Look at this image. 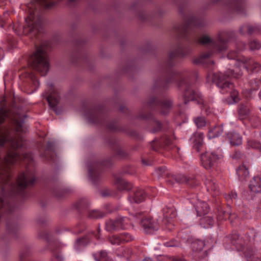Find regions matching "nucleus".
Wrapping results in <instances>:
<instances>
[{
	"label": "nucleus",
	"mask_w": 261,
	"mask_h": 261,
	"mask_svg": "<svg viewBox=\"0 0 261 261\" xmlns=\"http://www.w3.org/2000/svg\"><path fill=\"white\" fill-rule=\"evenodd\" d=\"M236 66L234 69L229 71V74L227 75L222 73H214L212 75V79L213 82H216L217 86L221 88H224L230 85L226 81V77L230 76L238 78L242 75V72L238 66H242L247 70L253 71L254 70H258L260 69V65L250 59L245 58L244 57H240L236 60Z\"/></svg>",
	"instance_id": "1"
},
{
	"label": "nucleus",
	"mask_w": 261,
	"mask_h": 261,
	"mask_svg": "<svg viewBox=\"0 0 261 261\" xmlns=\"http://www.w3.org/2000/svg\"><path fill=\"white\" fill-rule=\"evenodd\" d=\"M47 43H43L36 47L34 53V69L45 74L49 70V64L47 54Z\"/></svg>",
	"instance_id": "2"
},
{
	"label": "nucleus",
	"mask_w": 261,
	"mask_h": 261,
	"mask_svg": "<svg viewBox=\"0 0 261 261\" xmlns=\"http://www.w3.org/2000/svg\"><path fill=\"white\" fill-rule=\"evenodd\" d=\"M21 7L27 14L23 27L21 28L18 24H14L12 29L18 36L23 35L31 38L33 33V1H31L29 3L21 5Z\"/></svg>",
	"instance_id": "3"
},
{
	"label": "nucleus",
	"mask_w": 261,
	"mask_h": 261,
	"mask_svg": "<svg viewBox=\"0 0 261 261\" xmlns=\"http://www.w3.org/2000/svg\"><path fill=\"white\" fill-rule=\"evenodd\" d=\"M33 184V177L27 172L18 174L16 181L11 185V193L15 195L23 196L27 187Z\"/></svg>",
	"instance_id": "4"
},
{
	"label": "nucleus",
	"mask_w": 261,
	"mask_h": 261,
	"mask_svg": "<svg viewBox=\"0 0 261 261\" xmlns=\"http://www.w3.org/2000/svg\"><path fill=\"white\" fill-rule=\"evenodd\" d=\"M129 221L126 217H119L115 220H109L106 222V227L108 231H115L126 228Z\"/></svg>",
	"instance_id": "5"
},
{
	"label": "nucleus",
	"mask_w": 261,
	"mask_h": 261,
	"mask_svg": "<svg viewBox=\"0 0 261 261\" xmlns=\"http://www.w3.org/2000/svg\"><path fill=\"white\" fill-rule=\"evenodd\" d=\"M221 155L216 154L214 152L206 151L201 155L202 165L206 169H210L214 167Z\"/></svg>",
	"instance_id": "6"
},
{
	"label": "nucleus",
	"mask_w": 261,
	"mask_h": 261,
	"mask_svg": "<svg viewBox=\"0 0 261 261\" xmlns=\"http://www.w3.org/2000/svg\"><path fill=\"white\" fill-rule=\"evenodd\" d=\"M46 99L52 108H55L59 102L60 96L56 89L54 87H51L46 93Z\"/></svg>",
	"instance_id": "7"
},
{
	"label": "nucleus",
	"mask_w": 261,
	"mask_h": 261,
	"mask_svg": "<svg viewBox=\"0 0 261 261\" xmlns=\"http://www.w3.org/2000/svg\"><path fill=\"white\" fill-rule=\"evenodd\" d=\"M141 225L146 231L156 230L159 228L158 221L150 217L143 218L141 221Z\"/></svg>",
	"instance_id": "8"
},
{
	"label": "nucleus",
	"mask_w": 261,
	"mask_h": 261,
	"mask_svg": "<svg viewBox=\"0 0 261 261\" xmlns=\"http://www.w3.org/2000/svg\"><path fill=\"white\" fill-rule=\"evenodd\" d=\"M164 212L165 217L164 223L167 225V228L170 230L173 228V225L171 222L168 220V218H173L175 217L176 216V210L173 207H167L164 210Z\"/></svg>",
	"instance_id": "9"
},
{
	"label": "nucleus",
	"mask_w": 261,
	"mask_h": 261,
	"mask_svg": "<svg viewBox=\"0 0 261 261\" xmlns=\"http://www.w3.org/2000/svg\"><path fill=\"white\" fill-rule=\"evenodd\" d=\"M33 54H31L28 61V67L20 75V78L33 81Z\"/></svg>",
	"instance_id": "10"
},
{
	"label": "nucleus",
	"mask_w": 261,
	"mask_h": 261,
	"mask_svg": "<svg viewBox=\"0 0 261 261\" xmlns=\"http://www.w3.org/2000/svg\"><path fill=\"white\" fill-rule=\"evenodd\" d=\"M145 194L142 189H137L129 196V200L132 202L139 203L144 200Z\"/></svg>",
	"instance_id": "11"
},
{
	"label": "nucleus",
	"mask_w": 261,
	"mask_h": 261,
	"mask_svg": "<svg viewBox=\"0 0 261 261\" xmlns=\"http://www.w3.org/2000/svg\"><path fill=\"white\" fill-rule=\"evenodd\" d=\"M249 188L252 192H261V177L256 176L254 177L250 181Z\"/></svg>",
	"instance_id": "12"
},
{
	"label": "nucleus",
	"mask_w": 261,
	"mask_h": 261,
	"mask_svg": "<svg viewBox=\"0 0 261 261\" xmlns=\"http://www.w3.org/2000/svg\"><path fill=\"white\" fill-rule=\"evenodd\" d=\"M209 207L207 204L204 202H199L196 205V211L197 215L201 216L207 214L208 212Z\"/></svg>",
	"instance_id": "13"
},
{
	"label": "nucleus",
	"mask_w": 261,
	"mask_h": 261,
	"mask_svg": "<svg viewBox=\"0 0 261 261\" xmlns=\"http://www.w3.org/2000/svg\"><path fill=\"white\" fill-rule=\"evenodd\" d=\"M227 136L232 145H239L242 143V137L239 134L232 133L228 134Z\"/></svg>",
	"instance_id": "14"
},
{
	"label": "nucleus",
	"mask_w": 261,
	"mask_h": 261,
	"mask_svg": "<svg viewBox=\"0 0 261 261\" xmlns=\"http://www.w3.org/2000/svg\"><path fill=\"white\" fill-rule=\"evenodd\" d=\"M170 178L171 179H168L167 182L171 183V184H172V180L176 181L179 183H185L189 181V180L186 176L181 174L171 175Z\"/></svg>",
	"instance_id": "15"
},
{
	"label": "nucleus",
	"mask_w": 261,
	"mask_h": 261,
	"mask_svg": "<svg viewBox=\"0 0 261 261\" xmlns=\"http://www.w3.org/2000/svg\"><path fill=\"white\" fill-rule=\"evenodd\" d=\"M238 175L241 180L244 179L249 175L248 168L244 165L240 166L237 170Z\"/></svg>",
	"instance_id": "16"
},
{
	"label": "nucleus",
	"mask_w": 261,
	"mask_h": 261,
	"mask_svg": "<svg viewBox=\"0 0 261 261\" xmlns=\"http://www.w3.org/2000/svg\"><path fill=\"white\" fill-rule=\"evenodd\" d=\"M256 31V28L250 25H245L242 26L240 29V32L242 34H245L246 33H248V34H252Z\"/></svg>",
	"instance_id": "17"
},
{
	"label": "nucleus",
	"mask_w": 261,
	"mask_h": 261,
	"mask_svg": "<svg viewBox=\"0 0 261 261\" xmlns=\"http://www.w3.org/2000/svg\"><path fill=\"white\" fill-rule=\"evenodd\" d=\"M95 259L97 261H112L109 257L107 253L105 251H100L95 255Z\"/></svg>",
	"instance_id": "18"
},
{
	"label": "nucleus",
	"mask_w": 261,
	"mask_h": 261,
	"mask_svg": "<svg viewBox=\"0 0 261 261\" xmlns=\"http://www.w3.org/2000/svg\"><path fill=\"white\" fill-rule=\"evenodd\" d=\"M222 132V129L221 126H216L210 130L208 136L210 138L215 137L220 135Z\"/></svg>",
	"instance_id": "19"
},
{
	"label": "nucleus",
	"mask_w": 261,
	"mask_h": 261,
	"mask_svg": "<svg viewBox=\"0 0 261 261\" xmlns=\"http://www.w3.org/2000/svg\"><path fill=\"white\" fill-rule=\"evenodd\" d=\"M204 246V244L202 241H195L192 244V247L194 251H201Z\"/></svg>",
	"instance_id": "20"
},
{
	"label": "nucleus",
	"mask_w": 261,
	"mask_h": 261,
	"mask_svg": "<svg viewBox=\"0 0 261 261\" xmlns=\"http://www.w3.org/2000/svg\"><path fill=\"white\" fill-rule=\"evenodd\" d=\"M109 242L112 245H119L122 243L121 235H113L109 238Z\"/></svg>",
	"instance_id": "21"
},
{
	"label": "nucleus",
	"mask_w": 261,
	"mask_h": 261,
	"mask_svg": "<svg viewBox=\"0 0 261 261\" xmlns=\"http://www.w3.org/2000/svg\"><path fill=\"white\" fill-rule=\"evenodd\" d=\"M198 42L201 44L205 45L211 43L212 40L210 36L205 35L199 37Z\"/></svg>",
	"instance_id": "22"
},
{
	"label": "nucleus",
	"mask_w": 261,
	"mask_h": 261,
	"mask_svg": "<svg viewBox=\"0 0 261 261\" xmlns=\"http://www.w3.org/2000/svg\"><path fill=\"white\" fill-rule=\"evenodd\" d=\"M205 185L208 190L216 191L217 189V186L215 182L211 179H207L205 182Z\"/></svg>",
	"instance_id": "23"
},
{
	"label": "nucleus",
	"mask_w": 261,
	"mask_h": 261,
	"mask_svg": "<svg viewBox=\"0 0 261 261\" xmlns=\"http://www.w3.org/2000/svg\"><path fill=\"white\" fill-rule=\"evenodd\" d=\"M194 121L196 126L199 128L202 127L206 124L205 120L203 117H197L195 119Z\"/></svg>",
	"instance_id": "24"
},
{
	"label": "nucleus",
	"mask_w": 261,
	"mask_h": 261,
	"mask_svg": "<svg viewBox=\"0 0 261 261\" xmlns=\"http://www.w3.org/2000/svg\"><path fill=\"white\" fill-rule=\"evenodd\" d=\"M194 142L198 146L201 145L202 143L203 135L202 133H197L194 137Z\"/></svg>",
	"instance_id": "25"
},
{
	"label": "nucleus",
	"mask_w": 261,
	"mask_h": 261,
	"mask_svg": "<svg viewBox=\"0 0 261 261\" xmlns=\"http://www.w3.org/2000/svg\"><path fill=\"white\" fill-rule=\"evenodd\" d=\"M120 235L122 243L127 242L134 239L133 237L128 233H122Z\"/></svg>",
	"instance_id": "26"
},
{
	"label": "nucleus",
	"mask_w": 261,
	"mask_h": 261,
	"mask_svg": "<svg viewBox=\"0 0 261 261\" xmlns=\"http://www.w3.org/2000/svg\"><path fill=\"white\" fill-rule=\"evenodd\" d=\"M248 145L249 147L252 148H261V144L257 141L250 140L248 141Z\"/></svg>",
	"instance_id": "27"
},
{
	"label": "nucleus",
	"mask_w": 261,
	"mask_h": 261,
	"mask_svg": "<svg viewBox=\"0 0 261 261\" xmlns=\"http://www.w3.org/2000/svg\"><path fill=\"white\" fill-rule=\"evenodd\" d=\"M44 25L42 21H39L34 24V30H35L38 33H41L43 29Z\"/></svg>",
	"instance_id": "28"
},
{
	"label": "nucleus",
	"mask_w": 261,
	"mask_h": 261,
	"mask_svg": "<svg viewBox=\"0 0 261 261\" xmlns=\"http://www.w3.org/2000/svg\"><path fill=\"white\" fill-rule=\"evenodd\" d=\"M249 47L251 50L258 49L260 48L261 44L259 42L255 40H253L250 42Z\"/></svg>",
	"instance_id": "29"
},
{
	"label": "nucleus",
	"mask_w": 261,
	"mask_h": 261,
	"mask_svg": "<svg viewBox=\"0 0 261 261\" xmlns=\"http://www.w3.org/2000/svg\"><path fill=\"white\" fill-rule=\"evenodd\" d=\"M249 110L247 108V107L244 106H242L240 107L239 110V113L241 116H245L249 114Z\"/></svg>",
	"instance_id": "30"
},
{
	"label": "nucleus",
	"mask_w": 261,
	"mask_h": 261,
	"mask_svg": "<svg viewBox=\"0 0 261 261\" xmlns=\"http://www.w3.org/2000/svg\"><path fill=\"white\" fill-rule=\"evenodd\" d=\"M7 43L9 45V48L11 49L13 47H14L16 45V41L15 39L13 38V37L11 36L8 37V38L7 39Z\"/></svg>",
	"instance_id": "31"
},
{
	"label": "nucleus",
	"mask_w": 261,
	"mask_h": 261,
	"mask_svg": "<svg viewBox=\"0 0 261 261\" xmlns=\"http://www.w3.org/2000/svg\"><path fill=\"white\" fill-rule=\"evenodd\" d=\"M172 103L171 102H168L163 104L162 106V113L164 114L166 113L167 112V110L170 109Z\"/></svg>",
	"instance_id": "32"
},
{
	"label": "nucleus",
	"mask_w": 261,
	"mask_h": 261,
	"mask_svg": "<svg viewBox=\"0 0 261 261\" xmlns=\"http://www.w3.org/2000/svg\"><path fill=\"white\" fill-rule=\"evenodd\" d=\"M238 93L237 91H233V93L231 94V97L233 101V102H237L239 100V98L238 97Z\"/></svg>",
	"instance_id": "33"
},
{
	"label": "nucleus",
	"mask_w": 261,
	"mask_h": 261,
	"mask_svg": "<svg viewBox=\"0 0 261 261\" xmlns=\"http://www.w3.org/2000/svg\"><path fill=\"white\" fill-rule=\"evenodd\" d=\"M165 171V169L163 167L158 168L156 170L155 172L158 176L162 175Z\"/></svg>",
	"instance_id": "34"
},
{
	"label": "nucleus",
	"mask_w": 261,
	"mask_h": 261,
	"mask_svg": "<svg viewBox=\"0 0 261 261\" xmlns=\"http://www.w3.org/2000/svg\"><path fill=\"white\" fill-rule=\"evenodd\" d=\"M14 13V11L13 10H10V11H7L4 13V19H8V16H10L12 14H13Z\"/></svg>",
	"instance_id": "35"
},
{
	"label": "nucleus",
	"mask_w": 261,
	"mask_h": 261,
	"mask_svg": "<svg viewBox=\"0 0 261 261\" xmlns=\"http://www.w3.org/2000/svg\"><path fill=\"white\" fill-rule=\"evenodd\" d=\"M211 55H212L211 52H207V53L202 54L201 55V57L202 59H206V58H208L210 57Z\"/></svg>",
	"instance_id": "36"
},
{
	"label": "nucleus",
	"mask_w": 261,
	"mask_h": 261,
	"mask_svg": "<svg viewBox=\"0 0 261 261\" xmlns=\"http://www.w3.org/2000/svg\"><path fill=\"white\" fill-rule=\"evenodd\" d=\"M191 93V92L190 91H187L185 94V98H188L189 99V100H193L194 99V96L193 95H191L190 96H189V94H190V93Z\"/></svg>",
	"instance_id": "37"
},
{
	"label": "nucleus",
	"mask_w": 261,
	"mask_h": 261,
	"mask_svg": "<svg viewBox=\"0 0 261 261\" xmlns=\"http://www.w3.org/2000/svg\"><path fill=\"white\" fill-rule=\"evenodd\" d=\"M7 0H0V7H2L6 5Z\"/></svg>",
	"instance_id": "38"
},
{
	"label": "nucleus",
	"mask_w": 261,
	"mask_h": 261,
	"mask_svg": "<svg viewBox=\"0 0 261 261\" xmlns=\"http://www.w3.org/2000/svg\"><path fill=\"white\" fill-rule=\"evenodd\" d=\"M33 83H34V86H37V87H38L39 85V81H38L37 79H36L34 76V81H33Z\"/></svg>",
	"instance_id": "39"
},
{
	"label": "nucleus",
	"mask_w": 261,
	"mask_h": 261,
	"mask_svg": "<svg viewBox=\"0 0 261 261\" xmlns=\"http://www.w3.org/2000/svg\"><path fill=\"white\" fill-rule=\"evenodd\" d=\"M96 213H97V212H93V214H91V217H92L93 218H98V217L102 216V215L98 216L96 214Z\"/></svg>",
	"instance_id": "40"
},
{
	"label": "nucleus",
	"mask_w": 261,
	"mask_h": 261,
	"mask_svg": "<svg viewBox=\"0 0 261 261\" xmlns=\"http://www.w3.org/2000/svg\"><path fill=\"white\" fill-rule=\"evenodd\" d=\"M26 254H27L26 253H25V254H23V253H21L20 254V258L21 260H22L24 259Z\"/></svg>",
	"instance_id": "41"
},
{
	"label": "nucleus",
	"mask_w": 261,
	"mask_h": 261,
	"mask_svg": "<svg viewBox=\"0 0 261 261\" xmlns=\"http://www.w3.org/2000/svg\"><path fill=\"white\" fill-rule=\"evenodd\" d=\"M23 158L24 160H27L29 158V154L28 153H24L23 154Z\"/></svg>",
	"instance_id": "42"
},
{
	"label": "nucleus",
	"mask_w": 261,
	"mask_h": 261,
	"mask_svg": "<svg viewBox=\"0 0 261 261\" xmlns=\"http://www.w3.org/2000/svg\"><path fill=\"white\" fill-rule=\"evenodd\" d=\"M228 57L229 58L233 59V58H234L236 57V55L233 56V55H232V53H229L228 55Z\"/></svg>",
	"instance_id": "43"
},
{
	"label": "nucleus",
	"mask_w": 261,
	"mask_h": 261,
	"mask_svg": "<svg viewBox=\"0 0 261 261\" xmlns=\"http://www.w3.org/2000/svg\"><path fill=\"white\" fill-rule=\"evenodd\" d=\"M3 50L1 48H0V59H2L3 57Z\"/></svg>",
	"instance_id": "44"
},
{
	"label": "nucleus",
	"mask_w": 261,
	"mask_h": 261,
	"mask_svg": "<svg viewBox=\"0 0 261 261\" xmlns=\"http://www.w3.org/2000/svg\"><path fill=\"white\" fill-rule=\"evenodd\" d=\"M208 220H209V221H208V224H209L210 225H213V222H214L213 220V219H208Z\"/></svg>",
	"instance_id": "45"
},
{
	"label": "nucleus",
	"mask_w": 261,
	"mask_h": 261,
	"mask_svg": "<svg viewBox=\"0 0 261 261\" xmlns=\"http://www.w3.org/2000/svg\"><path fill=\"white\" fill-rule=\"evenodd\" d=\"M156 124L158 125V128H157L156 129L154 130V131H157L161 127V124H160V122H156Z\"/></svg>",
	"instance_id": "46"
},
{
	"label": "nucleus",
	"mask_w": 261,
	"mask_h": 261,
	"mask_svg": "<svg viewBox=\"0 0 261 261\" xmlns=\"http://www.w3.org/2000/svg\"><path fill=\"white\" fill-rule=\"evenodd\" d=\"M173 261H185V260L184 259H181V258H175V259H173Z\"/></svg>",
	"instance_id": "47"
},
{
	"label": "nucleus",
	"mask_w": 261,
	"mask_h": 261,
	"mask_svg": "<svg viewBox=\"0 0 261 261\" xmlns=\"http://www.w3.org/2000/svg\"><path fill=\"white\" fill-rule=\"evenodd\" d=\"M143 261H152V260L150 258H145Z\"/></svg>",
	"instance_id": "48"
},
{
	"label": "nucleus",
	"mask_w": 261,
	"mask_h": 261,
	"mask_svg": "<svg viewBox=\"0 0 261 261\" xmlns=\"http://www.w3.org/2000/svg\"><path fill=\"white\" fill-rule=\"evenodd\" d=\"M124 251H125V252H127L128 253V254H129V253H131V251L129 249H126Z\"/></svg>",
	"instance_id": "49"
},
{
	"label": "nucleus",
	"mask_w": 261,
	"mask_h": 261,
	"mask_svg": "<svg viewBox=\"0 0 261 261\" xmlns=\"http://www.w3.org/2000/svg\"><path fill=\"white\" fill-rule=\"evenodd\" d=\"M244 48H245V45H243L242 46V47H240V48H239V50L243 49Z\"/></svg>",
	"instance_id": "50"
},
{
	"label": "nucleus",
	"mask_w": 261,
	"mask_h": 261,
	"mask_svg": "<svg viewBox=\"0 0 261 261\" xmlns=\"http://www.w3.org/2000/svg\"><path fill=\"white\" fill-rule=\"evenodd\" d=\"M254 261H261V259L257 258Z\"/></svg>",
	"instance_id": "51"
},
{
	"label": "nucleus",
	"mask_w": 261,
	"mask_h": 261,
	"mask_svg": "<svg viewBox=\"0 0 261 261\" xmlns=\"http://www.w3.org/2000/svg\"><path fill=\"white\" fill-rule=\"evenodd\" d=\"M124 256H126L127 258H128L129 257V254L128 255H125V254H124Z\"/></svg>",
	"instance_id": "52"
},
{
	"label": "nucleus",
	"mask_w": 261,
	"mask_h": 261,
	"mask_svg": "<svg viewBox=\"0 0 261 261\" xmlns=\"http://www.w3.org/2000/svg\"><path fill=\"white\" fill-rule=\"evenodd\" d=\"M59 260H61L62 259V257H60V256H57V257Z\"/></svg>",
	"instance_id": "53"
},
{
	"label": "nucleus",
	"mask_w": 261,
	"mask_h": 261,
	"mask_svg": "<svg viewBox=\"0 0 261 261\" xmlns=\"http://www.w3.org/2000/svg\"><path fill=\"white\" fill-rule=\"evenodd\" d=\"M259 96L260 98L261 99V91L260 92V93L259 94Z\"/></svg>",
	"instance_id": "54"
},
{
	"label": "nucleus",
	"mask_w": 261,
	"mask_h": 261,
	"mask_svg": "<svg viewBox=\"0 0 261 261\" xmlns=\"http://www.w3.org/2000/svg\"><path fill=\"white\" fill-rule=\"evenodd\" d=\"M7 228L8 229H9V226L8 225H7Z\"/></svg>",
	"instance_id": "55"
},
{
	"label": "nucleus",
	"mask_w": 261,
	"mask_h": 261,
	"mask_svg": "<svg viewBox=\"0 0 261 261\" xmlns=\"http://www.w3.org/2000/svg\"><path fill=\"white\" fill-rule=\"evenodd\" d=\"M234 157H235L236 158H238V156H237V154H236V155H235Z\"/></svg>",
	"instance_id": "56"
},
{
	"label": "nucleus",
	"mask_w": 261,
	"mask_h": 261,
	"mask_svg": "<svg viewBox=\"0 0 261 261\" xmlns=\"http://www.w3.org/2000/svg\"><path fill=\"white\" fill-rule=\"evenodd\" d=\"M210 77V75H208V77H207V79H208Z\"/></svg>",
	"instance_id": "57"
},
{
	"label": "nucleus",
	"mask_w": 261,
	"mask_h": 261,
	"mask_svg": "<svg viewBox=\"0 0 261 261\" xmlns=\"http://www.w3.org/2000/svg\"><path fill=\"white\" fill-rule=\"evenodd\" d=\"M169 143V142H166V144H168Z\"/></svg>",
	"instance_id": "58"
},
{
	"label": "nucleus",
	"mask_w": 261,
	"mask_h": 261,
	"mask_svg": "<svg viewBox=\"0 0 261 261\" xmlns=\"http://www.w3.org/2000/svg\"><path fill=\"white\" fill-rule=\"evenodd\" d=\"M260 82H261V77H260Z\"/></svg>",
	"instance_id": "59"
}]
</instances>
